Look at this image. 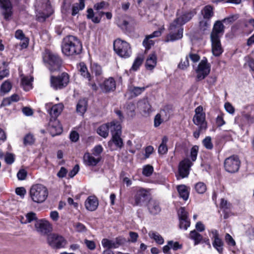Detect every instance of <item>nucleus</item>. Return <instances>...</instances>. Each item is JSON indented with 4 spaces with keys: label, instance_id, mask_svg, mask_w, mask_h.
<instances>
[{
    "label": "nucleus",
    "instance_id": "nucleus-1",
    "mask_svg": "<svg viewBox=\"0 0 254 254\" xmlns=\"http://www.w3.org/2000/svg\"><path fill=\"white\" fill-rule=\"evenodd\" d=\"M195 14V10H193L185 12L178 16L170 25V32L167 36L165 41L172 42L181 39L183 34V28L182 26L191 19Z\"/></svg>",
    "mask_w": 254,
    "mask_h": 254
},
{
    "label": "nucleus",
    "instance_id": "nucleus-2",
    "mask_svg": "<svg viewBox=\"0 0 254 254\" xmlns=\"http://www.w3.org/2000/svg\"><path fill=\"white\" fill-rule=\"evenodd\" d=\"M82 47V44L77 38L73 36H68L63 40L62 50L64 54L69 56L80 54Z\"/></svg>",
    "mask_w": 254,
    "mask_h": 254
},
{
    "label": "nucleus",
    "instance_id": "nucleus-3",
    "mask_svg": "<svg viewBox=\"0 0 254 254\" xmlns=\"http://www.w3.org/2000/svg\"><path fill=\"white\" fill-rule=\"evenodd\" d=\"M31 199L36 203H42L48 196V190L46 187L41 184L33 185L30 190Z\"/></svg>",
    "mask_w": 254,
    "mask_h": 254
},
{
    "label": "nucleus",
    "instance_id": "nucleus-4",
    "mask_svg": "<svg viewBox=\"0 0 254 254\" xmlns=\"http://www.w3.org/2000/svg\"><path fill=\"white\" fill-rule=\"evenodd\" d=\"M35 8L38 19L41 21H44L53 12L49 0H37Z\"/></svg>",
    "mask_w": 254,
    "mask_h": 254
},
{
    "label": "nucleus",
    "instance_id": "nucleus-5",
    "mask_svg": "<svg viewBox=\"0 0 254 254\" xmlns=\"http://www.w3.org/2000/svg\"><path fill=\"white\" fill-rule=\"evenodd\" d=\"M43 61L48 64L51 71L58 70L61 65V60L55 54L46 50L43 54Z\"/></svg>",
    "mask_w": 254,
    "mask_h": 254
},
{
    "label": "nucleus",
    "instance_id": "nucleus-6",
    "mask_svg": "<svg viewBox=\"0 0 254 254\" xmlns=\"http://www.w3.org/2000/svg\"><path fill=\"white\" fill-rule=\"evenodd\" d=\"M114 49L116 53L122 58H127L131 55V51L129 44L120 39L114 41Z\"/></svg>",
    "mask_w": 254,
    "mask_h": 254
},
{
    "label": "nucleus",
    "instance_id": "nucleus-7",
    "mask_svg": "<svg viewBox=\"0 0 254 254\" xmlns=\"http://www.w3.org/2000/svg\"><path fill=\"white\" fill-rule=\"evenodd\" d=\"M69 81V75L65 72H63L57 76L53 75L51 76V86L55 90L64 88L68 84Z\"/></svg>",
    "mask_w": 254,
    "mask_h": 254
},
{
    "label": "nucleus",
    "instance_id": "nucleus-8",
    "mask_svg": "<svg viewBox=\"0 0 254 254\" xmlns=\"http://www.w3.org/2000/svg\"><path fill=\"white\" fill-rule=\"evenodd\" d=\"M193 123L198 126L199 130H205L207 123L205 121V114L203 112V108L199 106L195 110V115L193 118Z\"/></svg>",
    "mask_w": 254,
    "mask_h": 254
},
{
    "label": "nucleus",
    "instance_id": "nucleus-9",
    "mask_svg": "<svg viewBox=\"0 0 254 254\" xmlns=\"http://www.w3.org/2000/svg\"><path fill=\"white\" fill-rule=\"evenodd\" d=\"M232 17H228L224 18L222 21H216L210 34V38L220 39L224 33V26L223 22H232Z\"/></svg>",
    "mask_w": 254,
    "mask_h": 254
},
{
    "label": "nucleus",
    "instance_id": "nucleus-10",
    "mask_svg": "<svg viewBox=\"0 0 254 254\" xmlns=\"http://www.w3.org/2000/svg\"><path fill=\"white\" fill-rule=\"evenodd\" d=\"M148 191L147 190L138 188L136 189L135 194L130 200V203L133 206H142L148 197Z\"/></svg>",
    "mask_w": 254,
    "mask_h": 254
},
{
    "label": "nucleus",
    "instance_id": "nucleus-11",
    "mask_svg": "<svg viewBox=\"0 0 254 254\" xmlns=\"http://www.w3.org/2000/svg\"><path fill=\"white\" fill-rule=\"evenodd\" d=\"M48 244L54 249H60L66 245V240L63 237L57 234H50L47 237Z\"/></svg>",
    "mask_w": 254,
    "mask_h": 254
},
{
    "label": "nucleus",
    "instance_id": "nucleus-12",
    "mask_svg": "<svg viewBox=\"0 0 254 254\" xmlns=\"http://www.w3.org/2000/svg\"><path fill=\"white\" fill-rule=\"evenodd\" d=\"M240 164L239 158L237 156H232L226 159L224 167L227 172L233 173L238 171Z\"/></svg>",
    "mask_w": 254,
    "mask_h": 254
},
{
    "label": "nucleus",
    "instance_id": "nucleus-13",
    "mask_svg": "<svg viewBox=\"0 0 254 254\" xmlns=\"http://www.w3.org/2000/svg\"><path fill=\"white\" fill-rule=\"evenodd\" d=\"M210 67L207 64L206 58L201 61L196 69L197 78L198 80L203 79L210 72Z\"/></svg>",
    "mask_w": 254,
    "mask_h": 254
},
{
    "label": "nucleus",
    "instance_id": "nucleus-14",
    "mask_svg": "<svg viewBox=\"0 0 254 254\" xmlns=\"http://www.w3.org/2000/svg\"><path fill=\"white\" fill-rule=\"evenodd\" d=\"M113 126L112 127H114V130L112 133V140L109 142V144H110L111 142H113L117 147L121 148L124 144L123 140L121 138L122 134L121 126L120 124H113Z\"/></svg>",
    "mask_w": 254,
    "mask_h": 254
},
{
    "label": "nucleus",
    "instance_id": "nucleus-15",
    "mask_svg": "<svg viewBox=\"0 0 254 254\" xmlns=\"http://www.w3.org/2000/svg\"><path fill=\"white\" fill-rule=\"evenodd\" d=\"M0 7L4 18L8 20L12 15V6L9 0H0Z\"/></svg>",
    "mask_w": 254,
    "mask_h": 254
},
{
    "label": "nucleus",
    "instance_id": "nucleus-16",
    "mask_svg": "<svg viewBox=\"0 0 254 254\" xmlns=\"http://www.w3.org/2000/svg\"><path fill=\"white\" fill-rule=\"evenodd\" d=\"M178 214L180 221V228L187 230L190 226V221L188 218V212L185 210L184 207H181L178 210Z\"/></svg>",
    "mask_w": 254,
    "mask_h": 254
},
{
    "label": "nucleus",
    "instance_id": "nucleus-17",
    "mask_svg": "<svg viewBox=\"0 0 254 254\" xmlns=\"http://www.w3.org/2000/svg\"><path fill=\"white\" fill-rule=\"evenodd\" d=\"M119 122L117 121H112L110 123H108L107 124H103L98 127L97 129V132L98 134L101 136L106 138L109 135V129H110L111 133H112L114 130V127H112L113 124H119Z\"/></svg>",
    "mask_w": 254,
    "mask_h": 254
},
{
    "label": "nucleus",
    "instance_id": "nucleus-18",
    "mask_svg": "<svg viewBox=\"0 0 254 254\" xmlns=\"http://www.w3.org/2000/svg\"><path fill=\"white\" fill-rule=\"evenodd\" d=\"M48 130L53 136L60 134L63 130L59 121L56 118L50 119L49 123Z\"/></svg>",
    "mask_w": 254,
    "mask_h": 254
},
{
    "label": "nucleus",
    "instance_id": "nucleus-19",
    "mask_svg": "<svg viewBox=\"0 0 254 254\" xmlns=\"http://www.w3.org/2000/svg\"><path fill=\"white\" fill-rule=\"evenodd\" d=\"M192 165V163L188 159H185L182 160L179 166V173L180 176L184 178L187 177L189 174L190 168Z\"/></svg>",
    "mask_w": 254,
    "mask_h": 254
},
{
    "label": "nucleus",
    "instance_id": "nucleus-20",
    "mask_svg": "<svg viewBox=\"0 0 254 254\" xmlns=\"http://www.w3.org/2000/svg\"><path fill=\"white\" fill-rule=\"evenodd\" d=\"M35 227L36 230L42 235H46L51 231L50 223L46 220H39L36 222Z\"/></svg>",
    "mask_w": 254,
    "mask_h": 254
},
{
    "label": "nucleus",
    "instance_id": "nucleus-21",
    "mask_svg": "<svg viewBox=\"0 0 254 254\" xmlns=\"http://www.w3.org/2000/svg\"><path fill=\"white\" fill-rule=\"evenodd\" d=\"M212 235V239L213 240L212 243L213 246L216 249L220 254L223 252V242L219 238V234L216 230H212L211 232Z\"/></svg>",
    "mask_w": 254,
    "mask_h": 254
},
{
    "label": "nucleus",
    "instance_id": "nucleus-22",
    "mask_svg": "<svg viewBox=\"0 0 254 254\" xmlns=\"http://www.w3.org/2000/svg\"><path fill=\"white\" fill-rule=\"evenodd\" d=\"M212 45V52L214 56H219L223 52L220 39L210 38Z\"/></svg>",
    "mask_w": 254,
    "mask_h": 254
},
{
    "label": "nucleus",
    "instance_id": "nucleus-23",
    "mask_svg": "<svg viewBox=\"0 0 254 254\" xmlns=\"http://www.w3.org/2000/svg\"><path fill=\"white\" fill-rule=\"evenodd\" d=\"M101 157H95L89 153H86L83 156L84 163L88 166H95L101 160Z\"/></svg>",
    "mask_w": 254,
    "mask_h": 254
},
{
    "label": "nucleus",
    "instance_id": "nucleus-24",
    "mask_svg": "<svg viewBox=\"0 0 254 254\" xmlns=\"http://www.w3.org/2000/svg\"><path fill=\"white\" fill-rule=\"evenodd\" d=\"M86 208L89 211L95 210L98 206L97 198L94 196H89L85 202Z\"/></svg>",
    "mask_w": 254,
    "mask_h": 254
},
{
    "label": "nucleus",
    "instance_id": "nucleus-25",
    "mask_svg": "<svg viewBox=\"0 0 254 254\" xmlns=\"http://www.w3.org/2000/svg\"><path fill=\"white\" fill-rule=\"evenodd\" d=\"M15 37L16 38L21 41L19 45L22 49L26 48L28 47L29 39L25 36V35L21 30L18 29L16 31Z\"/></svg>",
    "mask_w": 254,
    "mask_h": 254
},
{
    "label": "nucleus",
    "instance_id": "nucleus-26",
    "mask_svg": "<svg viewBox=\"0 0 254 254\" xmlns=\"http://www.w3.org/2000/svg\"><path fill=\"white\" fill-rule=\"evenodd\" d=\"M137 107L144 113V115H148L151 111V105L147 98L140 100L137 103Z\"/></svg>",
    "mask_w": 254,
    "mask_h": 254
},
{
    "label": "nucleus",
    "instance_id": "nucleus-27",
    "mask_svg": "<svg viewBox=\"0 0 254 254\" xmlns=\"http://www.w3.org/2000/svg\"><path fill=\"white\" fill-rule=\"evenodd\" d=\"M101 88L106 92L114 91L116 89V82L114 79L110 77L105 80L103 85H101Z\"/></svg>",
    "mask_w": 254,
    "mask_h": 254
},
{
    "label": "nucleus",
    "instance_id": "nucleus-28",
    "mask_svg": "<svg viewBox=\"0 0 254 254\" xmlns=\"http://www.w3.org/2000/svg\"><path fill=\"white\" fill-rule=\"evenodd\" d=\"M157 64V56L155 53L150 54L146 59L145 66L148 70H152Z\"/></svg>",
    "mask_w": 254,
    "mask_h": 254
},
{
    "label": "nucleus",
    "instance_id": "nucleus-29",
    "mask_svg": "<svg viewBox=\"0 0 254 254\" xmlns=\"http://www.w3.org/2000/svg\"><path fill=\"white\" fill-rule=\"evenodd\" d=\"M63 106L62 104H56L53 106L48 111L52 116L51 119L56 118L60 114L63 110Z\"/></svg>",
    "mask_w": 254,
    "mask_h": 254
},
{
    "label": "nucleus",
    "instance_id": "nucleus-30",
    "mask_svg": "<svg viewBox=\"0 0 254 254\" xmlns=\"http://www.w3.org/2000/svg\"><path fill=\"white\" fill-rule=\"evenodd\" d=\"M203 19L210 20L213 16V8L210 5H206L201 11Z\"/></svg>",
    "mask_w": 254,
    "mask_h": 254
},
{
    "label": "nucleus",
    "instance_id": "nucleus-31",
    "mask_svg": "<svg viewBox=\"0 0 254 254\" xmlns=\"http://www.w3.org/2000/svg\"><path fill=\"white\" fill-rule=\"evenodd\" d=\"M210 25V20L201 19L199 22V30L201 33L204 34L209 30Z\"/></svg>",
    "mask_w": 254,
    "mask_h": 254
},
{
    "label": "nucleus",
    "instance_id": "nucleus-32",
    "mask_svg": "<svg viewBox=\"0 0 254 254\" xmlns=\"http://www.w3.org/2000/svg\"><path fill=\"white\" fill-rule=\"evenodd\" d=\"M148 207L150 212L154 215L159 213L161 210L159 203L154 200L149 201Z\"/></svg>",
    "mask_w": 254,
    "mask_h": 254
},
{
    "label": "nucleus",
    "instance_id": "nucleus-33",
    "mask_svg": "<svg viewBox=\"0 0 254 254\" xmlns=\"http://www.w3.org/2000/svg\"><path fill=\"white\" fill-rule=\"evenodd\" d=\"M177 190L180 197L184 200H187L189 196L188 188L185 185H182L178 186Z\"/></svg>",
    "mask_w": 254,
    "mask_h": 254
},
{
    "label": "nucleus",
    "instance_id": "nucleus-34",
    "mask_svg": "<svg viewBox=\"0 0 254 254\" xmlns=\"http://www.w3.org/2000/svg\"><path fill=\"white\" fill-rule=\"evenodd\" d=\"M33 78L32 76H23L21 78V84L25 91H28L32 88L31 82Z\"/></svg>",
    "mask_w": 254,
    "mask_h": 254
},
{
    "label": "nucleus",
    "instance_id": "nucleus-35",
    "mask_svg": "<svg viewBox=\"0 0 254 254\" xmlns=\"http://www.w3.org/2000/svg\"><path fill=\"white\" fill-rule=\"evenodd\" d=\"M145 87H135L129 86L128 87V91L131 95V96L136 97L141 94L145 90Z\"/></svg>",
    "mask_w": 254,
    "mask_h": 254
},
{
    "label": "nucleus",
    "instance_id": "nucleus-36",
    "mask_svg": "<svg viewBox=\"0 0 254 254\" xmlns=\"http://www.w3.org/2000/svg\"><path fill=\"white\" fill-rule=\"evenodd\" d=\"M84 6V0H79V3H74L72 6V15H75L79 10H82Z\"/></svg>",
    "mask_w": 254,
    "mask_h": 254
},
{
    "label": "nucleus",
    "instance_id": "nucleus-37",
    "mask_svg": "<svg viewBox=\"0 0 254 254\" xmlns=\"http://www.w3.org/2000/svg\"><path fill=\"white\" fill-rule=\"evenodd\" d=\"M171 113V109L169 106H166L162 109L159 113V115L163 118L165 122L169 120Z\"/></svg>",
    "mask_w": 254,
    "mask_h": 254
},
{
    "label": "nucleus",
    "instance_id": "nucleus-38",
    "mask_svg": "<svg viewBox=\"0 0 254 254\" xmlns=\"http://www.w3.org/2000/svg\"><path fill=\"white\" fill-rule=\"evenodd\" d=\"M87 101L85 99L80 100L76 106V111L82 115L86 110Z\"/></svg>",
    "mask_w": 254,
    "mask_h": 254
},
{
    "label": "nucleus",
    "instance_id": "nucleus-39",
    "mask_svg": "<svg viewBox=\"0 0 254 254\" xmlns=\"http://www.w3.org/2000/svg\"><path fill=\"white\" fill-rule=\"evenodd\" d=\"M37 219L36 214L34 212H29L25 215V217H21L20 221L23 224L30 223Z\"/></svg>",
    "mask_w": 254,
    "mask_h": 254
},
{
    "label": "nucleus",
    "instance_id": "nucleus-40",
    "mask_svg": "<svg viewBox=\"0 0 254 254\" xmlns=\"http://www.w3.org/2000/svg\"><path fill=\"white\" fill-rule=\"evenodd\" d=\"M101 244L103 247L106 249L111 250L112 249L117 248V246L115 244L114 240H109L104 238L102 239Z\"/></svg>",
    "mask_w": 254,
    "mask_h": 254
},
{
    "label": "nucleus",
    "instance_id": "nucleus-41",
    "mask_svg": "<svg viewBox=\"0 0 254 254\" xmlns=\"http://www.w3.org/2000/svg\"><path fill=\"white\" fill-rule=\"evenodd\" d=\"M168 141V138L167 136H164L162 139V142L158 147V153L160 154H165L168 151V147L167 146V143Z\"/></svg>",
    "mask_w": 254,
    "mask_h": 254
},
{
    "label": "nucleus",
    "instance_id": "nucleus-42",
    "mask_svg": "<svg viewBox=\"0 0 254 254\" xmlns=\"http://www.w3.org/2000/svg\"><path fill=\"white\" fill-rule=\"evenodd\" d=\"M35 137L31 133L26 134L23 138V144L25 146L32 145L35 141Z\"/></svg>",
    "mask_w": 254,
    "mask_h": 254
},
{
    "label": "nucleus",
    "instance_id": "nucleus-43",
    "mask_svg": "<svg viewBox=\"0 0 254 254\" xmlns=\"http://www.w3.org/2000/svg\"><path fill=\"white\" fill-rule=\"evenodd\" d=\"M149 236L153 239L158 244L162 245L164 243V239L158 233L153 231L149 232Z\"/></svg>",
    "mask_w": 254,
    "mask_h": 254
},
{
    "label": "nucleus",
    "instance_id": "nucleus-44",
    "mask_svg": "<svg viewBox=\"0 0 254 254\" xmlns=\"http://www.w3.org/2000/svg\"><path fill=\"white\" fill-rule=\"evenodd\" d=\"M80 68L79 71L82 76L87 78L89 81L91 80V76L87 70V67L84 64V63H80L79 64Z\"/></svg>",
    "mask_w": 254,
    "mask_h": 254
},
{
    "label": "nucleus",
    "instance_id": "nucleus-45",
    "mask_svg": "<svg viewBox=\"0 0 254 254\" xmlns=\"http://www.w3.org/2000/svg\"><path fill=\"white\" fill-rule=\"evenodd\" d=\"M190 238L194 241V245L199 244L202 239V236L195 230L191 231L190 234Z\"/></svg>",
    "mask_w": 254,
    "mask_h": 254
},
{
    "label": "nucleus",
    "instance_id": "nucleus-46",
    "mask_svg": "<svg viewBox=\"0 0 254 254\" xmlns=\"http://www.w3.org/2000/svg\"><path fill=\"white\" fill-rule=\"evenodd\" d=\"M19 100V97L17 94H13L10 97L5 98L2 101V104L4 106H8L12 102H17Z\"/></svg>",
    "mask_w": 254,
    "mask_h": 254
},
{
    "label": "nucleus",
    "instance_id": "nucleus-47",
    "mask_svg": "<svg viewBox=\"0 0 254 254\" xmlns=\"http://www.w3.org/2000/svg\"><path fill=\"white\" fill-rule=\"evenodd\" d=\"M12 88V84L9 80H7L3 82L0 86V91L3 93L9 92Z\"/></svg>",
    "mask_w": 254,
    "mask_h": 254
},
{
    "label": "nucleus",
    "instance_id": "nucleus-48",
    "mask_svg": "<svg viewBox=\"0 0 254 254\" xmlns=\"http://www.w3.org/2000/svg\"><path fill=\"white\" fill-rule=\"evenodd\" d=\"M143 58L142 56H138L134 60L131 69L136 71L142 64Z\"/></svg>",
    "mask_w": 254,
    "mask_h": 254
},
{
    "label": "nucleus",
    "instance_id": "nucleus-49",
    "mask_svg": "<svg viewBox=\"0 0 254 254\" xmlns=\"http://www.w3.org/2000/svg\"><path fill=\"white\" fill-rule=\"evenodd\" d=\"M190 65L188 56H187L185 58L182 59L180 63L178 65V67L182 70L186 69Z\"/></svg>",
    "mask_w": 254,
    "mask_h": 254
},
{
    "label": "nucleus",
    "instance_id": "nucleus-50",
    "mask_svg": "<svg viewBox=\"0 0 254 254\" xmlns=\"http://www.w3.org/2000/svg\"><path fill=\"white\" fill-rule=\"evenodd\" d=\"M71 7L70 0H64L62 11L63 13L67 14L70 12Z\"/></svg>",
    "mask_w": 254,
    "mask_h": 254
},
{
    "label": "nucleus",
    "instance_id": "nucleus-51",
    "mask_svg": "<svg viewBox=\"0 0 254 254\" xmlns=\"http://www.w3.org/2000/svg\"><path fill=\"white\" fill-rule=\"evenodd\" d=\"M195 189L198 193H203L206 190V186L202 182H199L195 185Z\"/></svg>",
    "mask_w": 254,
    "mask_h": 254
},
{
    "label": "nucleus",
    "instance_id": "nucleus-52",
    "mask_svg": "<svg viewBox=\"0 0 254 254\" xmlns=\"http://www.w3.org/2000/svg\"><path fill=\"white\" fill-rule=\"evenodd\" d=\"M4 161L7 164H12L15 160V156L13 154L7 152L4 156Z\"/></svg>",
    "mask_w": 254,
    "mask_h": 254
},
{
    "label": "nucleus",
    "instance_id": "nucleus-53",
    "mask_svg": "<svg viewBox=\"0 0 254 254\" xmlns=\"http://www.w3.org/2000/svg\"><path fill=\"white\" fill-rule=\"evenodd\" d=\"M202 144L207 149H212L213 148V145L210 136L205 137L202 141Z\"/></svg>",
    "mask_w": 254,
    "mask_h": 254
},
{
    "label": "nucleus",
    "instance_id": "nucleus-54",
    "mask_svg": "<svg viewBox=\"0 0 254 254\" xmlns=\"http://www.w3.org/2000/svg\"><path fill=\"white\" fill-rule=\"evenodd\" d=\"M92 73H94L96 76L100 75L102 73L101 67L96 64H93L91 66Z\"/></svg>",
    "mask_w": 254,
    "mask_h": 254
},
{
    "label": "nucleus",
    "instance_id": "nucleus-55",
    "mask_svg": "<svg viewBox=\"0 0 254 254\" xmlns=\"http://www.w3.org/2000/svg\"><path fill=\"white\" fill-rule=\"evenodd\" d=\"M135 109V105L132 103H129L127 106V115L131 117H133L134 116Z\"/></svg>",
    "mask_w": 254,
    "mask_h": 254
},
{
    "label": "nucleus",
    "instance_id": "nucleus-56",
    "mask_svg": "<svg viewBox=\"0 0 254 254\" xmlns=\"http://www.w3.org/2000/svg\"><path fill=\"white\" fill-rule=\"evenodd\" d=\"M103 148L101 145L95 146L92 149V154L95 157H101L100 154L103 152Z\"/></svg>",
    "mask_w": 254,
    "mask_h": 254
},
{
    "label": "nucleus",
    "instance_id": "nucleus-57",
    "mask_svg": "<svg viewBox=\"0 0 254 254\" xmlns=\"http://www.w3.org/2000/svg\"><path fill=\"white\" fill-rule=\"evenodd\" d=\"M153 168L150 165H146L144 167L142 171V174L146 176H150L153 173Z\"/></svg>",
    "mask_w": 254,
    "mask_h": 254
},
{
    "label": "nucleus",
    "instance_id": "nucleus-58",
    "mask_svg": "<svg viewBox=\"0 0 254 254\" xmlns=\"http://www.w3.org/2000/svg\"><path fill=\"white\" fill-rule=\"evenodd\" d=\"M198 147L196 145L193 146L190 150V157L192 161H195L196 159Z\"/></svg>",
    "mask_w": 254,
    "mask_h": 254
},
{
    "label": "nucleus",
    "instance_id": "nucleus-59",
    "mask_svg": "<svg viewBox=\"0 0 254 254\" xmlns=\"http://www.w3.org/2000/svg\"><path fill=\"white\" fill-rule=\"evenodd\" d=\"M84 243L86 247L90 250L93 251L96 248V244L94 241L85 239Z\"/></svg>",
    "mask_w": 254,
    "mask_h": 254
},
{
    "label": "nucleus",
    "instance_id": "nucleus-60",
    "mask_svg": "<svg viewBox=\"0 0 254 254\" xmlns=\"http://www.w3.org/2000/svg\"><path fill=\"white\" fill-rule=\"evenodd\" d=\"M150 38H151L149 37L148 35L143 41V45L146 50H149L151 48V46L154 44L153 41L150 40Z\"/></svg>",
    "mask_w": 254,
    "mask_h": 254
},
{
    "label": "nucleus",
    "instance_id": "nucleus-61",
    "mask_svg": "<svg viewBox=\"0 0 254 254\" xmlns=\"http://www.w3.org/2000/svg\"><path fill=\"white\" fill-rule=\"evenodd\" d=\"M165 122L158 113L154 118V126L155 127H159L162 123Z\"/></svg>",
    "mask_w": 254,
    "mask_h": 254
},
{
    "label": "nucleus",
    "instance_id": "nucleus-62",
    "mask_svg": "<svg viewBox=\"0 0 254 254\" xmlns=\"http://www.w3.org/2000/svg\"><path fill=\"white\" fill-rule=\"evenodd\" d=\"M108 6V3L103 1L101 2L97 3L94 5V8L95 10L99 11L101 9H104L105 7Z\"/></svg>",
    "mask_w": 254,
    "mask_h": 254
},
{
    "label": "nucleus",
    "instance_id": "nucleus-63",
    "mask_svg": "<svg viewBox=\"0 0 254 254\" xmlns=\"http://www.w3.org/2000/svg\"><path fill=\"white\" fill-rule=\"evenodd\" d=\"M115 244L117 246V248H118L120 246L124 244L125 243L127 242L126 239L122 237H117L115 240Z\"/></svg>",
    "mask_w": 254,
    "mask_h": 254
},
{
    "label": "nucleus",
    "instance_id": "nucleus-64",
    "mask_svg": "<svg viewBox=\"0 0 254 254\" xmlns=\"http://www.w3.org/2000/svg\"><path fill=\"white\" fill-rule=\"evenodd\" d=\"M74 227L76 231L78 232H83L86 231V227L82 223L77 222L74 224Z\"/></svg>",
    "mask_w": 254,
    "mask_h": 254
}]
</instances>
